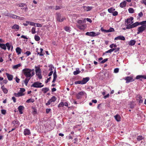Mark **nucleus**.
<instances>
[{"mask_svg":"<svg viewBox=\"0 0 146 146\" xmlns=\"http://www.w3.org/2000/svg\"><path fill=\"white\" fill-rule=\"evenodd\" d=\"M86 20L87 21L89 22L90 23H91L92 22V20L90 19L87 18L86 19Z\"/></svg>","mask_w":146,"mask_h":146,"instance_id":"obj_64","label":"nucleus"},{"mask_svg":"<svg viewBox=\"0 0 146 146\" xmlns=\"http://www.w3.org/2000/svg\"><path fill=\"white\" fill-rule=\"evenodd\" d=\"M12 99L14 103H15L16 102V99L14 97H13L12 98Z\"/></svg>","mask_w":146,"mask_h":146,"instance_id":"obj_63","label":"nucleus"},{"mask_svg":"<svg viewBox=\"0 0 146 146\" xmlns=\"http://www.w3.org/2000/svg\"><path fill=\"white\" fill-rule=\"evenodd\" d=\"M133 17H131L127 19L125 21L126 23L125 24L127 27H128L130 25H131L132 23H133Z\"/></svg>","mask_w":146,"mask_h":146,"instance_id":"obj_5","label":"nucleus"},{"mask_svg":"<svg viewBox=\"0 0 146 146\" xmlns=\"http://www.w3.org/2000/svg\"><path fill=\"white\" fill-rule=\"evenodd\" d=\"M14 95L16 97H19V96H24L25 95V94L24 93L21 92H18L17 93H14Z\"/></svg>","mask_w":146,"mask_h":146,"instance_id":"obj_16","label":"nucleus"},{"mask_svg":"<svg viewBox=\"0 0 146 146\" xmlns=\"http://www.w3.org/2000/svg\"><path fill=\"white\" fill-rule=\"evenodd\" d=\"M29 21H26L25 23H23V25L25 26H27L29 24Z\"/></svg>","mask_w":146,"mask_h":146,"instance_id":"obj_45","label":"nucleus"},{"mask_svg":"<svg viewBox=\"0 0 146 146\" xmlns=\"http://www.w3.org/2000/svg\"><path fill=\"white\" fill-rule=\"evenodd\" d=\"M36 27H41L42 26V25L39 23H36Z\"/></svg>","mask_w":146,"mask_h":146,"instance_id":"obj_52","label":"nucleus"},{"mask_svg":"<svg viewBox=\"0 0 146 146\" xmlns=\"http://www.w3.org/2000/svg\"><path fill=\"white\" fill-rule=\"evenodd\" d=\"M135 40H132L129 42L128 44L129 45L132 46L134 45L135 44Z\"/></svg>","mask_w":146,"mask_h":146,"instance_id":"obj_21","label":"nucleus"},{"mask_svg":"<svg viewBox=\"0 0 146 146\" xmlns=\"http://www.w3.org/2000/svg\"><path fill=\"white\" fill-rule=\"evenodd\" d=\"M21 64H18L15 65L13 67V68L14 69H17L19 67H20L21 66Z\"/></svg>","mask_w":146,"mask_h":146,"instance_id":"obj_33","label":"nucleus"},{"mask_svg":"<svg viewBox=\"0 0 146 146\" xmlns=\"http://www.w3.org/2000/svg\"><path fill=\"white\" fill-rule=\"evenodd\" d=\"M35 39L36 41H38L40 40V38L39 36L35 35Z\"/></svg>","mask_w":146,"mask_h":146,"instance_id":"obj_34","label":"nucleus"},{"mask_svg":"<svg viewBox=\"0 0 146 146\" xmlns=\"http://www.w3.org/2000/svg\"><path fill=\"white\" fill-rule=\"evenodd\" d=\"M31 54V52L29 51H27L25 53V54H26L27 56L30 55Z\"/></svg>","mask_w":146,"mask_h":146,"instance_id":"obj_53","label":"nucleus"},{"mask_svg":"<svg viewBox=\"0 0 146 146\" xmlns=\"http://www.w3.org/2000/svg\"><path fill=\"white\" fill-rule=\"evenodd\" d=\"M109 32H113L114 31V29L112 28L111 27L108 30Z\"/></svg>","mask_w":146,"mask_h":146,"instance_id":"obj_58","label":"nucleus"},{"mask_svg":"<svg viewBox=\"0 0 146 146\" xmlns=\"http://www.w3.org/2000/svg\"><path fill=\"white\" fill-rule=\"evenodd\" d=\"M36 74L40 72V70L39 68L36 69Z\"/></svg>","mask_w":146,"mask_h":146,"instance_id":"obj_48","label":"nucleus"},{"mask_svg":"<svg viewBox=\"0 0 146 146\" xmlns=\"http://www.w3.org/2000/svg\"><path fill=\"white\" fill-rule=\"evenodd\" d=\"M12 123L15 127L18 126L19 125V121L17 120L13 121L12 122Z\"/></svg>","mask_w":146,"mask_h":146,"instance_id":"obj_18","label":"nucleus"},{"mask_svg":"<svg viewBox=\"0 0 146 146\" xmlns=\"http://www.w3.org/2000/svg\"><path fill=\"white\" fill-rule=\"evenodd\" d=\"M22 73L26 77L24 82L26 86H27L31 77L33 76L35 74L34 70L33 69L25 68L22 70Z\"/></svg>","mask_w":146,"mask_h":146,"instance_id":"obj_1","label":"nucleus"},{"mask_svg":"<svg viewBox=\"0 0 146 146\" xmlns=\"http://www.w3.org/2000/svg\"><path fill=\"white\" fill-rule=\"evenodd\" d=\"M117 14L118 13L116 11H114L113 13V16H116L117 15Z\"/></svg>","mask_w":146,"mask_h":146,"instance_id":"obj_60","label":"nucleus"},{"mask_svg":"<svg viewBox=\"0 0 146 146\" xmlns=\"http://www.w3.org/2000/svg\"><path fill=\"white\" fill-rule=\"evenodd\" d=\"M115 10V9H113V8H111L108 9V11L109 13H112L113 11H114Z\"/></svg>","mask_w":146,"mask_h":146,"instance_id":"obj_38","label":"nucleus"},{"mask_svg":"<svg viewBox=\"0 0 146 146\" xmlns=\"http://www.w3.org/2000/svg\"><path fill=\"white\" fill-rule=\"evenodd\" d=\"M100 33L98 32H95L94 31L87 32L86 33V35L91 37H94L100 35Z\"/></svg>","mask_w":146,"mask_h":146,"instance_id":"obj_4","label":"nucleus"},{"mask_svg":"<svg viewBox=\"0 0 146 146\" xmlns=\"http://www.w3.org/2000/svg\"><path fill=\"white\" fill-rule=\"evenodd\" d=\"M42 83L38 82H35L31 85V87L34 88H41L44 86V85H42Z\"/></svg>","mask_w":146,"mask_h":146,"instance_id":"obj_6","label":"nucleus"},{"mask_svg":"<svg viewBox=\"0 0 146 146\" xmlns=\"http://www.w3.org/2000/svg\"><path fill=\"white\" fill-rule=\"evenodd\" d=\"M85 92L84 91H82L78 93L76 95V97L78 99L81 98L83 96Z\"/></svg>","mask_w":146,"mask_h":146,"instance_id":"obj_11","label":"nucleus"},{"mask_svg":"<svg viewBox=\"0 0 146 146\" xmlns=\"http://www.w3.org/2000/svg\"><path fill=\"white\" fill-rule=\"evenodd\" d=\"M125 80H126V83H128L130 82H132L134 80L132 77L129 76L126 77Z\"/></svg>","mask_w":146,"mask_h":146,"instance_id":"obj_9","label":"nucleus"},{"mask_svg":"<svg viewBox=\"0 0 146 146\" xmlns=\"http://www.w3.org/2000/svg\"><path fill=\"white\" fill-rule=\"evenodd\" d=\"M21 48L19 47H17L16 49V52L18 55L21 53Z\"/></svg>","mask_w":146,"mask_h":146,"instance_id":"obj_27","label":"nucleus"},{"mask_svg":"<svg viewBox=\"0 0 146 146\" xmlns=\"http://www.w3.org/2000/svg\"><path fill=\"white\" fill-rule=\"evenodd\" d=\"M119 69L118 68H115L114 69V72L115 73H117L118 72Z\"/></svg>","mask_w":146,"mask_h":146,"instance_id":"obj_55","label":"nucleus"},{"mask_svg":"<svg viewBox=\"0 0 146 146\" xmlns=\"http://www.w3.org/2000/svg\"><path fill=\"white\" fill-rule=\"evenodd\" d=\"M24 19L25 18L23 17H21L17 15L16 18V19H19L21 20H24Z\"/></svg>","mask_w":146,"mask_h":146,"instance_id":"obj_36","label":"nucleus"},{"mask_svg":"<svg viewBox=\"0 0 146 146\" xmlns=\"http://www.w3.org/2000/svg\"><path fill=\"white\" fill-rule=\"evenodd\" d=\"M137 79H140L142 80V79H146V75H138L137 76L136 78Z\"/></svg>","mask_w":146,"mask_h":146,"instance_id":"obj_13","label":"nucleus"},{"mask_svg":"<svg viewBox=\"0 0 146 146\" xmlns=\"http://www.w3.org/2000/svg\"><path fill=\"white\" fill-rule=\"evenodd\" d=\"M24 108L23 106H19L18 109L20 114H21L23 113L22 111L24 109Z\"/></svg>","mask_w":146,"mask_h":146,"instance_id":"obj_17","label":"nucleus"},{"mask_svg":"<svg viewBox=\"0 0 146 146\" xmlns=\"http://www.w3.org/2000/svg\"><path fill=\"white\" fill-rule=\"evenodd\" d=\"M6 76L9 80L11 81L13 78V76L7 73H6Z\"/></svg>","mask_w":146,"mask_h":146,"instance_id":"obj_20","label":"nucleus"},{"mask_svg":"<svg viewBox=\"0 0 146 146\" xmlns=\"http://www.w3.org/2000/svg\"><path fill=\"white\" fill-rule=\"evenodd\" d=\"M0 47L1 48L4 50H5L6 49V44H1L0 43Z\"/></svg>","mask_w":146,"mask_h":146,"instance_id":"obj_29","label":"nucleus"},{"mask_svg":"<svg viewBox=\"0 0 146 146\" xmlns=\"http://www.w3.org/2000/svg\"><path fill=\"white\" fill-rule=\"evenodd\" d=\"M141 25L140 27H139L137 29V34H139L141 33L143 31L146 29V26L145 25V24H141Z\"/></svg>","mask_w":146,"mask_h":146,"instance_id":"obj_3","label":"nucleus"},{"mask_svg":"<svg viewBox=\"0 0 146 146\" xmlns=\"http://www.w3.org/2000/svg\"><path fill=\"white\" fill-rule=\"evenodd\" d=\"M77 27L81 30H84L86 27V25L85 24L77 25Z\"/></svg>","mask_w":146,"mask_h":146,"instance_id":"obj_8","label":"nucleus"},{"mask_svg":"<svg viewBox=\"0 0 146 146\" xmlns=\"http://www.w3.org/2000/svg\"><path fill=\"white\" fill-rule=\"evenodd\" d=\"M90 80V78L89 77H86L85 78H83L81 81L82 84H86Z\"/></svg>","mask_w":146,"mask_h":146,"instance_id":"obj_12","label":"nucleus"},{"mask_svg":"<svg viewBox=\"0 0 146 146\" xmlns=\"http://www.w3.org/2000/svg\"><path fill=\"white\" fill-rule=\"evenodd\" d=\"M125 39V38L123 36H119L116 37L115 38L114 40H124Z\"/></svg>","mask_w":146,"mask_h":146,"instance_id":"obj_14","label":"nucleus"},{"mask_svg":"<svg viewBox=\"0 0 146 146\" xmlns=\"http://www.w3.org/2000/svg\"><path fill=\"white\" fill-rule=\"evenodd\" d=\"M1 113L4 115L6 113V110H1Z\"/></svg>","mask_w":146,"mask_h":146,"instance_id":"obj_56","label":"nucleus"},{"mask_svg":"<svg viewBox=\"0 0 146 146\" xmlns=\"http://www.w3.org/2000/svg\"><path fill=\"white\" fill-rule=\"evenodd\" d=\"M129 12L131 13H134V9L132 8H129L128 9Z\"/></svg>","mask_w":146,"mask_h":146,"instance_id":"obj_39","label":"nucleus"},{"mask_svg":"<svg viewBox=\"0 0 146 146\" xmlns=\"http://www.w3.org/2000/svg\"><path fill=\"white\" fill-rule=\"evenodd\" d=\"M20 92L22 93H23V92H25V89L24 88H20Z\"/></svg>","mask_w":146,"mask_h":146,"instance_id":"obj_57","label":"nucleus"},{"mask_svg":"<svg viewBox=\"0 0 146 146\" xmlns=\"http://www.w3.org/2000/svg\"><path fill=\"white\" fill-rule=\"evenodd\" d=\"M82 82L81 81H76L74 82V84H82Z\"/></svg>","mask_w":146,"mask_h":146,"instance_id":"obj_47","label":"nucleus"},{"mask_svg":"<svg viewBox=\"0 0 146 146\" xmlns=\"http://www.w3.org/2000/svg\"><path fill=\"white\" fill-rule=\"evenodd\" d=\"M80 72L81 71L79 70V68H76V71L74 72L73 74L75 75H76L80 73Z\"/></svg>","mask_w":146,"mask_h":146,"instance_id":"obj_26","label":"nucleus"},{"mask_svg":"<svg viewBox=\"0 0 146 146\" xmlns=\"http://www.w3.org/2000/svg\"><path fill=\"white\" fill-rule=\"evenodd\" d=\"M92 8V7L84 6L81 7V9H84L85 11H88L91 10Z\"/></svg>","mask_w":146,"mask_h":146,"instance_id":"obj_10","label":"nucleus"},{"mask_svg":"<svg viewBox=\"0 0 146 146\" xmlns=\"http://www.w3.org/2000/svg\"><path fill=\"white\" fill-rule=\"evenodd\" d=\"M29 24L30 25L32 26H35V25L36 24V23H35L34 22H30V21H29Z\"/></svg>","mask_w":146,"mask_h":146,"instance_id":"obj_42","label":"nucleus"},{"mask_svg":"<svg viewBox=\"0 0 146 146\" xmlns=\"http://www.w3.org/2000/svg\"><path fill=\"white\" fill-rule=\"evenodd\" d=\"M115 119L117 121H120L121 117L118 114L114 116Z\"/></svg>","mask_w":146,"mask_h":146,"instance_id":"obj_24","label":"nucleus"},{"mask_svg":"<svg viewBox=\"0 0 146 146\" xmlns=\"http://www.w3.org/2000/svg\"><path fill=\"white\" fill-rule=\"evenodd\" d=\"M116 45L115 44H112L111 45H110V47L111 48H112L113 47H116Z\"/></svg>","mask_w":146,"mask_h":146,"instance_id":"obj_54","label":"nucleus"},{"mask_svg":"<svg viewBox=\"0 0 146 146\" xmlns=\"http://www.w3.org/2000/svg\"><path fill=\"white\" fill-rule=\"evenodd\" d=\"M56 19L57 21L59 22H62L65 19V17L61 18V15L60 13H58L57 14Z\"/></svg>","mask_w":146,"mask_h":146,"instance_id":"obj_7","label":"nucleus"},{"mask_svg":"<svg viewBox=\"0 0 146 146\" xmlns=\"http://www.w3.org/2000/svg\"><path fill=\"white\" fill-rule=\"evenodd\" d=\"M65 30L68 32H69L70 31V28L69 27H66L64 28Z\"/></svg>","mask_w":146,"mask_h":146,"instance_id":"obj_50","label":"nucleus"},{"mask_svg":"<svg viewBox=\"0 0 146 146\" xmlns=\"http://www.w3.org/2000/svg\"><path fill=\"white\" fill-rule=\"evenodd\" d=\"M144 137L142 136H139L137 137V139L138 141H140L142 140Z\"/></svg>","mask_w":146,"mask_h":146,"instance_id":"obj_40","label":"nucleus"},{"mask_svg":"<svg viewBox=\"0 0 146 146\" xmlns=\"http://www.w3.org/2000/svg\"><path fill=\"white\" fill-rule=\"evenodd\" d=\"M108 60V58H105L101 62V63L103 64L106 62Z\"/></svg>","mask_w":146,"mask_h":146,"instance_id":"obj_51","label":"nucleus"},{"mask_svg":"<svg viewBox=\"0 0 146 146\" xmlns=\"http://www.w3.org/2000/svg\"><path fill=\"white\" fill-rule=\"evenodd\" d=\"M83 23V21L82 20H79L78 21L77 23L78 24L77 25H80L82 24Z\"/></svg>","mask_w":146,"mask_h":146,"instance_id":"obj_49","label":"nucleus"},{"mask_svg":"<svg viewBox=\"0 0 146 146\" xmlns=\"http://www.w3.org/2000/svg\"><path fill=\"white\" fill-rule=\"evenodd\" d=\"M36 74V75H37L38 76V78L39 79H41L42 78V76H41V73L40 72L39 73H37V74Z\"/></svg>","mask_w":146,"mask_h":146,"instance_id":"obj_43","label":"nucleus"},{"mask_svg":"<svg viewBox=\"0 0 146 146\" xmlns=\"http://www.w3.org/2000/svg\"><path fill=\"white\" fill-rule=\"evenodd\" d=\"M6 15L13 19H16L17 16V15H15L11 14Z\"/></svg>","mask_w":146,"mask_h":146,"instance_id":"obj_23","label":"nucleus"},{"mask_svg":"<svg viewBox=\"0 0 146 146\" xmlns=\"http://www.w3.org/2000/svg\"><path fill=\"white\" fill-rule=\"evenodd\" d=\"M24 134L25 135H29L31 134V132L30 130L28 129H25L24 131Z\"/></svg>","mask_w":146,"mask_h":146,"instance_id":"obj_15","label":"nucleus"},{"mask_svg":"<svg viewBox=\"0 0 146 146\" xmlns=\"http://www.w3.org/2000/svg\"><path fill=\"white\" fill-rule=\"evenodd\" d=\"M146 24V21H143L141 22H136L134 23H132L131 25H130L128 27H126L127 29H129L135 27L141 24Z\"/></svg>","mask_w":146,"mask_h":146,"instance_id":"obj_2","label":"nucleus"},{"mask_svg":"<svg viewBox=\"0 0 146 146\" xmlns=\"http://www.w3.org/2000/svg\"><path fill=\"white\" fill-rule=\"evenodd\" d=\"M12 29H15L16 31H18L19 29V26L18 25L15 24L11 27Z\"/></svg>","mask_w":146,"mask_h":146,"instance_id":"obj_19","label":"nucleus"},{"mask_svg":"<svg viewBox=\"0 0 146 146\" xmlns=\"http://www.w3.org/2000/svg\"><path fill=\"white\" fill-rule=\"evenodd\" d=\"M49 90V89L47 88H43L42 89V91L44 93H46Z\"/></svg>","mask_w":146,"mask_h":146,"instance_id":"obj_28","label":"nucleus"},{"mask_svg":"<svg viewBox=\"0 0 146 146\" xmlns=\"http://www.w3.org/2000/svg\"><path fill=\"white\" fill-rule=\"evenodd\" d=\"M53 78L54 79H56V78L57 77V75L56 74V72H55L53 74Z\"/></svg>","mask_w":146,"mask_h":146,"instance_id":"obj_46","label":"nucleus"},{"mask_svg":"<svg viewBox=\"0 0 146 146\" xmlns=\"http://www.w3.org/2000/svg\"><path fill=\"white\" fill-rule=\"evenodd\" d=\"M56 100V98L54 96H53L49 100L51 102V103L52 102H54Z\"/></svg>","mask_w":146,"mask_h":146,"instance_id":"obj_30","label":"nucleus"},{"mask_svg":"<svg viewBox=\"0 0 146 146\" xmlns=\"http://www.w3.org/2000/svg\"><path fill=\"white\" fill-rule=\"evenodd\" d=\"M51 110V109H46V112L47 113H48Z\"/></svg>","mask_w":146,"mask_h":146,"instance_id":"obj_62","label":"nucleus"},{"mask_svg":"<svg viewBox=\"0 0 146 146\" xmlns=\"http://www.w3.org/2000/svg\"><path fill=\"white\" fill-rule=\"evenodd\" d=\"M25 4L22 3H20L19 4H17V6L19 7H23L24 6Z\"/></svg>","mask_w":146,"mask_h":146,"instance_id":"obj_44","label":"nucleus"},{"mask_svg":"<svg viewBox=\"0 0 146 146\" xmlns=\"http://www.w3.org/2000/svg\"><path fill=\"white\" fill-rule=\"evenodd\" d=\"M137 100L140 103H142L143 102V100H142V97L141 96H139L138 98V99Z\"/></svg>","mask_w":146,"mask_h":146,"instance_id":"obj_31","label":"nucleus"},{"mask_svg":"<svg viewBox=\"0 0 146 146\" xmlns=\"http://www.w3.org/2000/svg\"><path fill=\"white\" fill-rule=\"evenodd\" d=\"M112 52L111 51V49H110L109 50L105 52L104 53V54H105L106 53H111Z\"/></svg>","mask_w":146,"mask_h":146,"instance_id":"obj_59","label":"nucleus"},{"mask_svg":"<svg viewBox=\"0 0 146 146\" xmlns=\"http://www.w3.org/2000/svg\"><path fill=\"white\" fill-rule=\"evenodd\" d=\"M34 101V100L33 99H30L26 101V102L29 103L30 102H33Z\"/></svg>","mask_w":146,"mask_h":146,"instance_id":"obj_35","label":"nucleus"},{"mask_svg":"<svg viewBox=\"0 0 146 146\" xmlns=\"http://www.w3.org/2000/svg\"><path fill=\"white\" fill-rule=\"evenodd\" d=\"M64 106V102H60L58 105V108L62 107Z\"/></svg>","mask_w":146,"mask_h":146,"instance_id":"obj_41","label":"nucleus"},{"mask_svg":"<svg viewBox=\"0 0 146 146\" xmlns=\"http://www.w3.org/2000/svg\"><path fill=\"white\" fill-rule=\"evenodd\" d=\"M1 88L2 89V90L4 94H6L7 93L8 90L6 88L4 87V86H3L1 87Z\"/></svg>","mask_w":146,"mask_h":146,"instance_id":"obj_22","label":"nucleus"},{"mask_svg":"<svg viewBox=\"0 0 146 146\" xmlns=\"http://www.w3.org/2000/svg\"><path fill=\"white\" fill-rule=\"evenodd\" d=\"M6 47H7L8 49L9 50L10 49L11 45L9 43L7 42L6 44Z\"/></svg>","mask_w":146,"mask_h":146,"instance_id":"obj_32","label":"nucleus"},{"mask_svg":"<svg viewBox=\"0 0 146 146\" xmlns=\"http://www.w3.org/2000/svg\"><path fill=\"white\" fill-rule=\"evenodd\" d=\"M36 28L35 27H33L31 29V32L33 34H35L36 32L35 31Z\"/></svg>","mask_w":146,"mask_h":146,"instance_id":"obj_37","label":"nucleus"},{"mask_svg":"<svg viewBox=\"0 0 146 146\" xmlns=\"http://www.w3.org/2000/svg\"><path fill=\"white\" fill-rule=\"evenodd\" d=\"M126 2L125 1H123L120 3V7L121 8H123L125 7L126 5Z\"/></svg>","mask_w":146,"mask_h":146,"instance_id":"obj_25","label":"nucleus"},{"mask_svg":"<svg viewBox=\"0 0 146 146\" xmlns=\"http://www.w3.org/2000/svg\"><path fill=\"white\" fill-rule=\"evenodd\" d=\"M143 15V13L141 12H140L138 14V16L139 17H141Z\"/></svg>","mask_w":146,"mask_h":146,"instance_id":"obj_61","label":"nucleus"}]
</instances>
